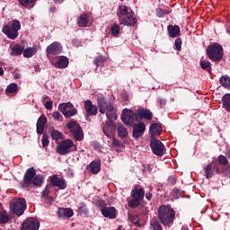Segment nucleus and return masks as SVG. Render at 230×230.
<instances>
[{
	"label": "nucleus",
	"instance_id": "nucleus-41",
	"mask_svg": "<svg viewBox=\"0 0 230 230\" xmlns=\"http://www.w3.org/2000/svg\"><path fill=\"white\" fill-rule=\"evenodd\" d=\"M78 114V111L75 108L66 110L65 112V118H73V116H76Z\"/></svg>",
	"mask_w": 230,
	"mask_h": 230
},
{
	"label": "nucleus",
	"instance_id": "nucleus-30",
	"mask_svg": "<svg viewBox=\"0 0 230 230\" xmlns=\"http://www.w3.org/2000/svg\"><path fill=\"white\" fill-rule=\"evenodd\" d=\"M23 51H24V46L16 44L12 48L11 56L19 57V55H22Z\"/></svg>",
	"mask_w": 230,
	"mask_h": 230
},
{
	"label": "nucleus",
	"instance_id": "nucleus-55",
	"mask_svg": "<svg viewBox=\"0 0 230 230\" xmlns=\"http://www.w3.org/2000/svg\"><path fill=\"white\" fill-rule=\"evenodd\" d=\"M45 108L47 109V111H51V109H53V102L47 101L45 102Z\"/></svg>",
	"mask_w": 230,
	"mask_h": 230
},
{
	"label": "nucleus",
	"instance_id": "nucleus-62",
	"mask_svg": "<svg viewBox=\"0 0 230 230\" xmlns=\"http://www.w3.org/2000/svg\"><path fill=\"white\" fill-rule=\"evenodd\" d=\"M146 200H152V193L151 192L146 193Z\"/></svg>",
	"mask_w": 230,
	"mask_h": 230
},
{
	"label": "nucleus",
	"instance_id": "nucleus-17",
	"mask_svg": "<svg viewBox=\"0 0 230 230\" xmlns=\"http://www.w3.org/2000/svg\"><path fill=\"white\" fill-rule=\"evenodd\" d=\"M97 105L99 107V112L105 114L108 109L112 105L111 102H108L107 99L103 96L97 97Z\"/></svg>",
	"mask_w": 230,
	"mask_h": 230
},
{
	"label": "nucleus",
	"instance_id": "nucleus-52",
	"mask_svg": "<svg viewBox=\"0 0 230 230\" xmlns=\"http://www.w3.org/2000/svg\"><path fill=\"white\" fill-rule=\"evenodd\" d=\"M168 182L172 184V186H175L177 184V178L175 176H170L168 178Z\"/></svg>",
	"mask_w": 230,
	"mask_h": 230
},
{
	"label": "nucleus",
	"instance_id": "nucleus-63",
	"mask_svg": "<svg viewBox=\"0 0 230 230\" xmlns=\"http://www.w3.org/2000/svg\"><path fill=\"white\" fill-rule=\"evenodd\" d=\"M45 100H49V96L43 95L42 98H41V102H44Z\"/></svg>",
	"mask_w": 230,
	"mask_h": 230
},
{
	"label": "nucleus",
	"instance_id": "nucleus-42",
	"mask_svg": "<svg viewBox=\"0 0 230 230\" xmlns=\"http://www.w3.org/2000/svg\"><path fill=\"white\" fill-rule=\"evenodd\" d=\"M41 145L43 148H46L49 146V136L46 133H43L42 138H41Z\"/></svg>",
	"mask_w": 230,
	"mask_h": 230
},
{
	"label": "nucleus",
	"instance_id": "nucleus-40",
	"mask_svg": "<svg viewBox=\"0 0 230 230\" xmlns=\"http://www.w3.org/2000/svg\"><path fill=\"white\" fill-rule=\"evenodd\" d=\"M105 62H107V58L103 56H98L93 59V64H95L97 66H103Z\"/></svg>",
	"mask_w": 230,
	"mask_h": 230
},
{
	"label": "nucleus",
	"instance_id": "nucleus-54",
	"mask_svg": "<svg viewBox=\"0 0 230 230\" xmlns=\"http://www.w3.org/2000/svg\"><path fill=\"white\" fill-rule=\"evenodd\" d=\"M52 117L54 118V119H58V121L62 119V114H60V112L58 111H54Z\"/></svg>",
	"mask_w": 230,
	"mask_h": 230
},
{
	"label": "nucleus",
	"instance_id": "nucleus-24",
	"mask_svg": "<svg viewBox=\"0 0 230 230\" xmlns=\"http://www.w3.org/2000/svg\"><path fill=\"white\" fill-rule=\"evenodd\" d=\"M74 211L72 208H58V217L59 218H72Z\"/></svg>",
	"mask_w": 230,
	"mask_h": 230
},
{
	"label": "nucleus",
	"instance_id": "nucleus-21",
	"mask_svg": "<svg viewBox=\"0 0 230 230\" xmlns=\"http://www.w3.org/2000/svg\"><path fill=\"white\" fill-rule=\"evenodd\" d=\"M87 170L93 175H97V173L102 172V163L100 161H92L87 166Z\"/></svg>",
	"mask_w": 230,
	"mask_h": 230
},
{
	"label": "nucleus",
	"instance_id": "nucleus-6",
	"mask_svg": "<svg viewBox=\"0 0 230 230\" xmlns=\"http://www.w3.org/2000/svg\"><path fill=\"white\" fill-rule=\"evenodd\" d=\"M66 128H68V130L73 134L75 141L84 140V130L82 129V126L75 121V119L70 120L66 124Z\"/></svg>",
	"mask_w": 230,
	"mask_h": 230
},
{
	"label": "nucleus",
	"instance_id": "nucleus-50",
	"mask_svg": "<svg viewBox=\"0 0 230 230\" xmlns=\"http://www.w3.org/2000/svg\"><path fill=\"white\" fill-rule=\"evenodd\" d=\"M58 111H60V112H62L64 116H66V112H67V108L66 107V104H64V102L58 105Z\"/></svg>",
	"mask_w": 230,
	"mask_h": 230
},
{
	"label": "nucleus",
	"instance_id": "nucleus-37",
	"mask_svg": "<svg viewBox=\"0 0 230 230\" xmlns=\"http://www.w3.org/2000/svg\"><path fill=\"white\" fill-rule=\"evenodd\" d=\"M37 53V49L35 48L29 47L27 49H23V57L25 58H31L33 55Z\"/></svg>",
	"mask_w": 230,
	"mask_h": 230
},
{
	"label": "nucleus",
	"instance_id": "nucleus-18",
	"mask_svg": "<svg viewBox=\"0 0 230 230\" xmlns=\"http://www.w3.org/2000/svg\"><path fill=\"white\" fill-rule=\"evenodd\" d=\"M84 111L86 112V116L98 115V107H96V105H93L91 100H87L84 102Z\"/></svg>",
	"mask_w": 230,
	"mask_h": 230
},
{
	"label": "nucleus",
	"instance_id": "nucleus-25",
	"mask_svg": "<svg viewBox=\"0 0 230 230\" xmlns=\"http://www.w3.org/2000/svg\"><path fill=\"white\" fill-rule=\"evenodd\" d=\"M162 131L163 127H161V125H159L158 123H154L150 125L149 134L152 136V137L155 136H161Z\"/></svg>",
	"mask_w": 230,
	"mask_h": 230
},
{
	"label": "nucleus",
	"instance_id": "nucleus-33",
	"mask_svg": "<svg viewBox=\"0 0 230 230\" xmlns=\"http://www.w3.org/2000/svg\"><path fill=\"white\" fill-rule=\"evenodd\" d=\"M199 66L201 69H204V71H207L209 74H211V71H213V68L211 67V62L208 60L200 59Z\"/></svg>",
	"mask_w": 230,
	"mask_h": 230
},
{
	"label": "nucleus",
	"instance_id": "nucleus-39",
	"mask_svg": "<svg viewBox=\"0 0 230 230\" xmlns=\"http://www.w3.org/2000/svg\"><path fill=\"white\" fill-rule=\"evenodd\" d=\"M50 136L52 139H55V141H58V139L64 138V134H62V132L57 129H53L50 133Z\"/></svg>",
	"mask_w": 230,
	"mask_h": 230
},
{
	"label": "nucleus",
	"instance_id": "nucleus-32",
	"mask_svg": "<svg viewBox=\"0 0 230 230\" xmlns=\"http://www.w3.org/2000/svg\"><path fill=\"white\" fill-rule=\"evenodd\" d=\"M106 117L109 120L112 121V119H118V115L116 114V109L114 108V105H111L107 111H106Z\"/></svg>",
	"mask_w": 230,
	"mask_h": 230
},
{
	"label": "nucleus",
	"instance_id": "nucleus-10",
	"mask_svg": "<svg viewBox=\"0 0 230 230\" xmlns=\"http://www.w3.org/2000/svg\"><path fill=\"white\" fill-rule=\"evenodd\" d=\"M35 175H37V171L33 167L29 168L25 172L23 180L21 182V186L23 190H26V188H30V185L32 184V182H33V179H34Z\"/></svg>",
	"mask_w": 230,
	"mask_h": 230
},
{
	"label": "nucleus",
	"instance_id": "nucleus-46",
	"mask_svg": "<svg viewBox=\"0 0 230 230\" xmlns=\"http://www.w3.org/2000/svg\"><path fill=\"white\" fill-rule=\"evenodd\" d=\"M129 219L130 221L136 225L137 227H140L141 225L139 223V217H137V216H129Z\"/></svg>",
	"mask_w": 230,
	"mask_h": 230
},
{
	"label": "nucleus",
	"instance_id": "nucleus-19",
	"mask_svg": "<svg viewBox=\"0 0 230 230\" xmlns=\"http://www.w3.org/2000/svg\"><path fill=\"white\" fill-rule=\"evenodd\" d=\"M62 53V45L58 42H53L47 48L48 55H60Z\"/></svg>",
	"mask_w": 230,
	"mask_h": 230
},
{
	"label": "nucleus",
	"instance_id": "nucleus-7",
	"mask_svg": "<svg viewBox=\"0 0 230 230\" xmlns=\"http://www.w3.org/2000/svg\"><path fill=\"white\" fill-rule=\"evenodd\" d=\"M74 149L71 150V148ZM57 153L60 155H66V154H71V152H75L76 150V146H75V142L71 139L63 140L60 144H58L56 147Z\"/></svg>",
	"mask_w": 230,
	"mask_h": 230
},
{
	"label": "nucleus",
	"instance_id": "nucleus-59",
	"mask_svg": "<svg viewBox=\"0 0 230 230\" xmlns=\"http://www.w3.org/2000/svg\"><path fill=\"white\" fill-rule=\"evenodd\" d=\"M94 205H95V207H96L97 208H99V209L102 211V209L104 208L105 203H102V202H95Z\"/></svg>",
	"mask_w": 230,
	"mask_h": 230
},
{
	"label": "nucleus",
	"instance_id": "nucleus-27",
	"mask_svg": "<svg viewBox=\"0 0 230 230\" xmlns=\"http://www.w3.org/2000/svg\"><path fill=\"white\" fill-rule=\"evenodd\" d=\"M117 132L119 137L121 139H125V137L128 136V130L127 128H125V126H123V124H121V122L117 123Z\"/></svg>",
	"mask_w": 230,
	"mask_h": 230
},
{
	"label": "nucleus",
	"instance_id": "nucleus-29",
	"mask_svg": "<svg viewBox=\"0 0 230 230\" xmlns=\"http://www.w3.org/2000/svg\"><path fill=\"white\" fill-rule=\"evenodd\" d=\"M17 93H19V85L15 83L10 84L5 89L7 96H10V94H17Z\"/></svg>",
	"mask_w": 230,
	"mask_h": 230
},
{
	"label": "nucleus",
	"instance_id": "nucleus-56",
	"mask_svg": "<svg viewBox=\"0 0 230 230\" xmlns=\"http://www.w3.org/2000/svg\"><path fill=\"white\" fill-rule=\"evenodd\" d=\"M46 126H39L36 124L37 134H43L44 135V128Z\"/></svg>",
	"mask_w": 230,
	"mask_h": 230
},
{
	"label": "nucleus",
	"instance_id": "nucleus-43",
	"mask_svg": "<svg viewBox=\"0 0 230 230\" xmlns=\"http://www.w3.org/2000/svg\"><path fill=\"white\" fill-rule=\"evenodd\" d=\"M51 190H53V187L51 184H47L45 190L41 192L42 197H45V199H48L49 193H51Z\"/></svg>",
	"mask_w": 230,
	"mask_h": 230
},
{
	"label": "nucleus",
	"instance_id": "nucleus-9",
	"mask_svg": "<svg viewBox=\"0 0 230 230\" xmlns=\"http://www.w3.org/2000/svg\"><path fill=\"white\" fill-rule=\"evenodd\" d=\"M121 119L125 125L130 127L134 125V121H137V112H134L132 110L124 109L122 111Z\"/></svg>",
	"mask_w": 230,
	"mask_h": 230
},
{
	"label": "nucleus",
	"instance_id": "nucleus-8",
	"mask_svg": "<svg viewBox=\"0 0 230 230\" xmlns=\"http://www.w3.org/2000/svg\"><path fill=\"white\" fill-rule=\"evenodd\" d=\"M149 145L155 155H157L158 157H163V155H164V150H166V147L159 139L154 137L151 138Z\"/></svg>",
	"mask_w": 230,
	"mask_h": 230
},
{
	"label": "nucleus",
	"instance_id": "nucleus-4",
	"mask_svg": "<svg viewBox=\"0 0 230 230\" xmlns=\"http://www.w3.org/2000/svg\"><path fill=\"white\" fill-rule=\"evenodd\" d=\"M207 57H208L209 60L212 62H221L222 58H224V48L220 43H213L207 48Z\"/></svg>",
	"mask_w": 230,
	"mask_h": 230
},
{
	"label": "nucleus",
	"instance_id": "nucleus-58",
	"mask_svg": "<svg viewBox=\"0 0 230 230\" xmlns=\"http://www.w3.org/2000/svg\"><path fill=\"white\" fill-rule=\"evenodd\" d=\"M161 109H163V107H164V105H166V99H158L157 100Z\"/></svg>",
	"mask_w": 230,
	"mask_h": 230
},
{
	"label": "nucleus",
	"instance_id": "nucleus-53",
	"mask_svg": "<svg viewBox=\"0 0 230 230\" xmlns=\"http://www.w3.org/2000/svg\"><path fill=\"white\" fill-rule=\"evenodd\" d=\"M112 145H114V146H123V142H121V140H119V139H116V138H113L112 140Z\"/></svg>",
	"mask_w": 230,
	"mask_h": 230
},
{
	"label": "nucleus",
	"instance_id": "nucleus-23",
	"mask_svg": "<svg viewBox=\"0 0 230 230\" xmlns=\"http://www.w3.org/2000/svg\"><path fill=\"white\" fill-rule=\"evenodd\" d=\"M168 35L171 39H175L181 34V28L179 25H168L167 27Z\"/></svg>",
	"mask_w": 230,
	"mask_h": 230
},
{
	"label": "nucleus",
	"instance_id": "nucleus-31",
	"mask_svg": "<svg viewBox=\"0 0 230 230\" xmlns=\"http://www.w3.org/2000/svg\"><path fill=\"white\" fill-rule=\"evenodd\" d=\"M150 226L153 230H163L162 222L156 217L151 219Z\"/></svg>",
	"mask_w": 230,
	"mask_h": 230
},
{
	"label": "nucleus",
	"instance_id": "nucleus-5",
	"mask_svg": "<svg viewBox=\"0 0 230 230\" xmlns=\"http://www.w3.org/2000/svg\"><path fill=\"white\" fill-rule=\"evenodd\" d=\"M19 30H21V22L19 20H13L11 26L6 24L2 29V33L6 35L11 40H15L19 37Z\"/></svg>",
	"mask_w": 230,
	"mask_h": 230
},
{
	"label": "nucleus",
	"instance_id": "nucleus-15",
	"mask_svg": "<svg viewBox=\"0 0 230 230\" xmlns=\"http://www.w3.org/2000/svg\"><path fill=\"white\" fill-rule=\"evenodd\" d=\"M26 202H13L10 205V209L17 217H22L26 210Z\"/></svg>",
	"mask_w": 230,
	"mask_h": 230
},
{
	"label": "nucleus",
	"instance_id": "nucleus-36",
	"mask_svg": "<svg viewBox=\"0 0 230 230\" xmlns=\"http://www.w3.org/2000/svg\"><path fill=\"white\" fill-rule=\"evenodd\" d=\"M10 221V216L7 214L6 210L0 211V225H6Z\"/></svg>",
	"mask_w": 230,
	"mask_h": 230
},
{
	"label": "nucleus",
	"instance_id": "nucleus-49",
	"mask_svg": "<svg viewBox=\"0 0 230 230\" xmlns=\"http://www.w3.org/2000/svg\"><path fill=\"white\" fill-rule=\"evenodd\" d=\"M20 4H22V6H30V4H31L32 3H35V0H18Z\"/></svg>",
	"mask_w": 230,
	"mask_h": 230
},
{
	"label": "nucleus",
	"instance_id": "nucleus-26",
	"mask_svg": "<svg viewBox=\"0 0 230 230\" xmlns=\"http://www.w3.org/2000/svg\"><path fill=\"white\" fill-rule=\"evenodd\" d=\"M54 66L58 69H66L69 66V59L66 56H61Z\"/></svg>",
	"mask_w": 230,
	"mask_h": 230
},
{
	"label": "nucleus",
	"instance_id": "nucleus-16",
	"mask_svg": "<svg viewBox=\"0 0 230 230\" xmlns=\"http://www.w3.org/2000/svg\"><path fill=\"white\" fill-rule=\"evenodd\" d=\"M131 197L133 200L131 202H141L145 199V190L139 188V185H135L134 189L131 190Z\"/></svg>",
	"mask_w": 230,
	"mask_h": 230
},
{
	"label": "nucleus",
	"instance_id": "nucleus-48",
	"mask_svg": "<svg viewBox=\"0 0 230 230\" xmlns=\"http://www.w3.org/2000/svg\"><path fill=\"white\" fill-rule=\"evenodd\" d=\"M171 195L172 199H179V197H181V190L173 189L172 191L171 192Z\"/></svg>",
	"mask_w": 230,
	"mask_h": 230
},
{
	"label": "nucleus",
	"instance_id": "nucleus-14",
	"mask_svg": "<svg viewBox=\"0 0 230 230\" xmlns=\"http://www.w3.org/2000/svg\"><path fill=\"white\" fill-rule=\"evenodd\" d=\"M154 115L150 110H146L145 108H139L137 110V121L140 122L143 119H146L147 121H152Z\"/></svg>",
	"mask_w": 230,
	"mask_h": 230
},
{
	"label": "nucleus",
	"instance_id": "nucleus-2",
	"mask_svg": "<svg viewBox=\"0 0 230 230\" xmlns=\"http://www.w3.org/2000/svg\"><path fill=\"white\" fill-rule=\"evenodd\" d=\"M119 24L121 26H136L137 18L134 17V11L128 12L127 5H120L117 11Z\"/></svg>",
	"mask_w": 230,
	"mask_h": 230
},
{
	"label": "nucleus",
	"instance_id": "nucleus-1",
	"mask_svg": "<svg viewBox=\"0 0 230 230\" xmlns=\"http://www.w3.org/2000/svg\"><path fill=\"white\" fill-rule=\"evenodd\" d=\"M204 173L206 179H213L215 173L216 175H230L229 160L224 155H218L204 167Z\"/></svg>",
	"mask_w": 230,
	"mask_h": 230
},
{
	"label": "nucleus",
	"instance_id": "nucleus-51",
	"mask_svg": "<svg viewBox=\"0 0 230 230\" xmlns=\"http://www.w3.org/2000/svg\"><path fill=\"white\" fill-rule=\"evenodd\" d=\"M78 214L87 215L88 214L87 208L85 206H82V207L78 208Z\"/></svg>",
	"mask_w": 230,
	"mask_h": 230
},
{
	"label": "nucleus",
	"instance_id": "nucleus-22",
	"mask_svg": "<svg viewBox=\"0 0 230 230\" xmlns=\"http://www.w3.org/2000/svg\"><path fill=\"white\" fill-rule=\"evenodd\" d=\"M102 214L105 218H116V208L113 207H105L104 208H102Z\"/></svg>",
	"mask_w": 230,
	"mask_h": 230
},
{
	"label": "nucleus",
	"instance_id": "nucleus-28",
	"mask_svg": "<svg viewBox=\"0 0 230 230\" xmlns=\"http://www.w3.org/2000/svg\"><path fill=\"white\" fill-rule=\"evenodd\" d=\"M77 24L79 28H85L89 24V14L87 13L81 14L77 19Z\"/></svg>",
	"mask_w": 230,
	"mask_h": 230
},
{
	"label": "nucleus",
	"instance_id": "nucleus-3",
	"mask_svg": "<svg viewBox=\"0 0 230 230\" xmlns=\"http://www.w3.org/2000/svg\"><path fill=\"white\" fill-rule=\"evenodd\" d=\"M157 218L163 226L171 227L175 220V211L170 206L163 205L157 208Z\"/></svg>",
	"mask_w": 230,
	"mask_h": 230
},
{
	"label": "nucleus",
	"instance_id": "nucleus-35",
	"mask_svg": "<svg viewBox=\"0 0 230 230\" xmlns=\"http://www.w3.org/2000/svg\"><path fill=\"white\" fill-rule=\"evenodd\" d=\"M219 84L225 89H229V87H230V77L228 75H222L219 79Z\"/></svg>",
	"mask_w": 230,
	"mask_h": 230
},
{
	"label": "nucleus",
	"instance_id": "nucleus-60",
	"mask_svg": "<svg viewBox=\"0 0 230 230\" xmlns=\"http://www.w3.org/2000/svg\"><path fill=\"white\" fill-rule=\"evenodd\" d=\"M140 206V202H129V207L132 208H137Z\"/></svg>",
	"mask_w": 230,
	"mask_h": 230
},
{
	"label": "nucleus",
	"instance_id": "nucleus-45",
	"mask_svg": "<svg viewBox=\"0 0 230 230\" xmlns=\"http://www.w3.org/2000/svg\"><path fill=\"white\" fill-rule=\"evenodd\" d=\"M46 123H48V119L46 118V116H40L38 119V121H37L36 125H39V126H41V127H46Z\"/></svg>",
	"mask_w": 230,
	"mask_h": 230
},
{
	"label": "nucleus",
	"instance_id": "nucleus-13",
	"mask_svg": "<svg viewBox=\"0 0 230 230\" xmlns=\"http://www.w3.org/2000/svg\"><path fill=\"white\" fill-rule=\"evenodd\" d=\"M40 225L38 219L34 217H28L22 223L21 230H39Z\"/></svg>",
	"mask_w": 230,
	"mask_h": 230
},
{
	"label": "nucleus",
	"instance_id": "nucleus-61",
	"mask_svg": "<svg viewBox=\"0 0 230 230\" xmlns=\"http://www.w3.org/2000/svg\"><path fill=\"white\" fill-rule=\"evenodd\" d=\"M64 104L66 107V110L75 109V105H73L71 102H64Z\"/></svg>",
	"mask_w": 230,
	"mask_h": 230
},
{
	"label": "nucleus",
	"instance_id": "nucleus-44",
	"mask_svg": "<svg viewBox=\"0 0 230 230\" xmlns=\"http://www.w3.org/2000/svg\"><path fill=\"white\" fill-rule=\"evenodd\" d=\"M111 35H113V37H118L119 35V25L118 23L112 25Z\"/></svg>",
	"mask_w": 230,
	"mask_h": 230
},
{
	"label": "nucleus",
	"instance_id": "nucleus-20",
	"mask_svg": "<svg viewBox=\"0 0 230 230\" xmlns=\"http://www.w3.org/2000/svg\"><path fill=\"white\" fill-rule=\"evenodd\" d=\"M117 125L112 120L106 121L105 125L102 128V132L110 137L111 134H113V132L116 130Z\"/></svg>",
	"mask_w": 230,
	"mask_h": 230
},
{
	"label": "nucleus",
	"instance_id": "nucleus-47",
	"mask_svg": "<svg viewBox=\"0 0 230 230\" xmlns=\"http://www.w3.org/2000/svg\"><path fill=\"white\" fill-rule=\"evenodd\" d=\"M174 45L177 51H181L182 48V40L181 38L176 39L174 41Z\"/></svg>",
	"mask_w": 230,
	"mask_h": 230
},
{
	"label": "nucleus",
	"instance_id": "nucleus-38",
	"mask_svg": "<svg viewBox=\"0 0 230 230\" xmlns=\"http://www.w3.org/2000/svg\"><path fill=\"white\" fill-rule=\"evenodd\" d=\"M42 182H44V178H42V175H35L32 179V184L33 186H36V188H40L42 186Z\"/></svg>",
	"mask_w": 230,
	"mask_h": 230
},
{
	"label": "nucleus",
	"instance_id": "nucleus-64",
	"mask_svg": "<svg viewBox=\"0 0 230 230\" xmlns=\"http://www.w3.org/2000/svg\"><path fill=\"white\" fill-rule=\"evenodd\" d=\"M226 31H227V33L230 34V25H228V26L226 27Z\"/></svg>",
	"mask_w": 230,
	"mask_h": 230
},
{
	"label": "nucleus",
	"instance_id": "nucleus-11",
	"mask_svg": "<svg viewBox=\"0 0 230 230\" xmlns=\"http://www.w3.org/2000/svg\"><path fill=\"white\" fill-rule=\"evenodd\" d=\"M49 184L52 188H58V190H66L67 188V181L64 178H59L54 174L49 177Z\"/></svg>",
	"mask_w": 230,
	"mask_h": 230
},
{
	"label": "nucleus",
	"instance_id": "nucleus-34",
	"mask_svg": "<svg viewBox=\"0 0 230 230\" xmlns=\"http://www.w3.org/2000/svg\"><path fill=\"white\" fill-rule=\"evenodd\" d=\"M223 109L226 112H230V93H226L222 97Z\"/></svg>",
	"mask_w": 230,
	"mask_h": 230
},
{
	"label": "nucleus",
	"instance_id": "nucleus-57",
	"mask_svg": "<svg viewBox=\"0 0 230 230\" xmlns=\"http://www.w3.org/2000/svg\"><path fill=\"white\" fill-rule=\"evenodd\" d=\"M10 202H26V199L24 198H13L10 199Z\"/></svg>",
	"mask_w": 230,
	"mask_h": 230
},
{
	"label": "nucleus",
	"instance_id": "nucleus-12",
	"mask_svg": "<svg viewBox=\"0 0 230 230\" xmlns=\"http://www.w3.org/2000/svg\"><path fill=\"white\" fill-rule=\"evenodd\" d=\"M132 128V136L136 140L143 137V136H145V132L146 131V126L143 122H137V124H133Z\"/></svg>",
	"mask_w": 230,
	"mask_h": 230
}]
</instances>
